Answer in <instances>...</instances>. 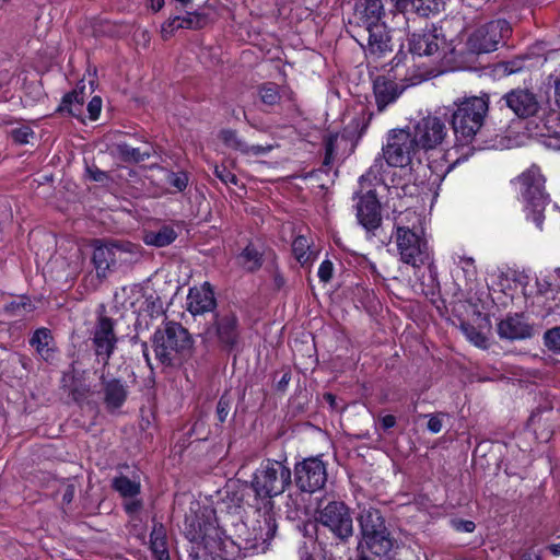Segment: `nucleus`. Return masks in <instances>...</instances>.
Returning a JSON list of instances; mask_svg holds the SVG:
<instances>
[{"label":"nucleus","mask_w":560,"mask_h":560,"mask_svg":"<svg viewBox=\"0 0 560 560\" xmlns=\"http://www.w3.org/2000/svg\"><path fill=\"white\" fill-rule=\"evenodd\" d=\"M243 506L241 499L233 497L223 499L215 508L203 505L190 494L179 498L173 510L177 522L183 521L184 525H238L244 523L242 517Z\"/></svg>","instance_id":"f257e3e1"},{"label":"nucleus","mask_w":560,"mask_h":560,"mask_svg":"<svg viewBox=\"0 0 560 560\" xmlns=\"http://www.w3.org/2000/svg\"><path fill=\"white\" fill-rule=\"evenodd\" d=\"M192 338L188 330L176 322H167L152 337L155 359L166 368L177 366L190 355Z\"/></svg>","instance_id":"f03ea898"},{"label":"nucleus","mask_w":560,"mask_h":560,"mask_svg":"<svg viewBox=\"0 0 560 560\" xmlns=\"http://www.w3.org/2000/svg\"><path fill=\"white\" fill-rule=\"evenodd\" d=\"M291 482V469L283 462L266 459L254 472L252 488L259 498H272L283 493Z\"/></svg>","instance_id":"7ed1b4c3"},{"label":"nucleus","mask_w":560,"mask_h":560,"mask_svg":"<svg viewBox=\"0 0 560 560\" xmlns=\"http://www.w3.org/2000/svg\"><path fill=\"white\" fill-rule=\"evenodd\" d=\"M456 109L452 115L455 133L464 141H470L483 125L488 112V98L471 96L455 103Z\"/></svg>","instance_id":"20e7f679"},{"label":"nucleus","mask_w":560,"mask_h":560,"mask_svg":"<svg viewBox=\"0 0 560 560\" xmlns=\"http://www.w3.org/2000/svg\"><path fill=\"white\" fill-rule=\"evenodd\" d=\"M420 150L411 130L393 129L388 132L386 144L382 149V159L388 166L406 167L413 160H421Z\"/></svg>","instance_id":"39448f33"},{"label":"nucleus","mask_w":560,"mask_h":560,"mask_svg":"<svg viewBox=\"0 0 560 560\" xmlns=\"http://www.w3.org/2000/svg\"><path fill=\"white\" fill-rule=\"evenodd\" d=\"M395 243L400 260L413 268H419L430 259L428 242L421 228H409L396 222Z\"/></svg>","instance_id":"423d86ee"},{"label":"nucleus","mask_w":560,"mask_h":560,"mask_svg":"<svg viewBox=\"0 0 560 560\" xmlns=\"http://www.w3.org/2000/svg\"><path fill=\"white\" fill-rule=\"evenodd\" d=\"M510 32V24L505 20L500 19L482 24L467 36L462 52L470 55L492 52L498 49L499 44Z\"/></svg>","instance_id":"0eeeda50"},{"label":"nucleus","mask_w":560,"mask_h":560,"mask_svg":"<svg viewBox=\"0 0 560 560\" xmlns=\"http://www.w3.org/2000/svg\"><path fill=\"white\" fill-rule=\"evenodd\" d=\"M241 324L235 312L222 310L213 316L212 323L206 328L203 335L209 341L215 342L225 351L234 350L241 340Z\"/></svg>","instance_id":"6e6552de"},{"label":"nucleus","mask_w":560,"mask_h":560,"mask_svg":"<svg viewBox=\"0 0 560 560\" xmlns=\"http://www.w3.org/2000/svg\"><path fill=\"white\" fill-rule=\"evenodd\" d=\"M521 183V195L524 201L533 211V221L541 229L542 211L549 202V197L545 192V177L539 167L532 166L518 176Z\"/></svg>","instance_id":"1a4fd4ad"},{"label":"nucleus","mask_w":560,"mask_h":560,"mask_svg":"<svg viewBox=\"0 0 560 560\" xmlns=\"http://www.w3.org/2000/svg\"><path fill=\"white\" fill-rule=\"evenodd\" d=\"M116 322L100 312L90 331L92 349L100 362L107 365L117 347Z\"/></svg>","instance_id":"9d476101"},{"label":"nucleus","mask_w":560,"mask_h":560,"mask_svg":"<svg viewBox=\"0 0 560 560\" xmlns=\"http://www.w3.org/2000/svg\"><path fill=\"white\" fill-rule=\"evenodd\" d=\"M420 150L429 153L442 148L448 136V128L443 118L428 115L422 117L410 129Z\"/></svg>","instance_id":"9b49d317"},{"label":"nucleus","mask_w":560,"mask_h":560,"mask_svg":"<svg viewBox=\"0 0 560 560\" xmlns=\"http://www.w3.org/2000/svg\"><path fill=\"white\" fill-rule=\"evenodd\" d=\"M294 481L303 491L313 493L324 488L327 481V467L319 456L305 458L294 466Z\"/></svg>","instance_id":"f8f14e48"},{"label":"nucleus","mask_w":560,"mask_h":560,"mask_svg":"<svg viewBox=\"0 0 560 560\" xmlns=\"http://www.w3.org/2000/svg\"><path fill=\"white\" fill-rule=\"evenodd\" d=\"M446 47V39L442 30L432 25L411 34L409 50L417 56H434Z\"/></svg>","instance_id":"ddd939ff"},{"label":"nucleus","mask_w":560,"mask_h":560,"mask_svg":"<svg viewBox=\"0 0 560 560\" xmlns=\"http://www.w3.org/2000/svg\"><path fill=\"white\" fill-rule=\"evenodd\" d=\"M127 253H129V249L120 244H103L101 241H95L92 262L96 270L97 278L105 279L108 271L115 267L117 262L125 260L124 256Z\"/></svg>","instance_id":"4468645a"},{"label":"nucleus","mask_w":560,"mask_h":560,"mask_svg":"<svg viewBox=\"0 0 560 560\" xmlns=\"http://www.w3.org/2000/svg\"><path fill=\"white\" fill-rule=\"evenodd\" d=\"M203 544L211 553L225 560H233L243 549V541L236 542L228 537L222 527H205Z\"/></svg>","instance_id":"2eb2a0df"},{"label":"nucleus","mask_w":560,"mask_h":560,"mask_svg":"<svg viewBox=\"0 0 560 560\" xmlns=\"http://www.w3.org/2000/svg\"><path fill=\"white\" fill-rule=\"evenodd\" d=\"M306 514H311L318 525H351L352 523L349 508L340 501L326 504L320 502L313 511L306 508Z\"/></svg>","instance_id":"dca6fc26"},{"label":"nucleus","mask_w":560,"mask_h":560,"mask_svg":"<svg viewBox=\"0 0 560 560\" xmlns=\"http://www.w3.org/2000/svg\"><path fill=\"white\" fill-rule=\"evenodd\" d=\"M502 101L517 117L527 118L537 114L539 103L536 95L527 89H514Z\"/></svg>","instance_id":"f3484780"},{"label":"nucleus","mask_w":560,"mask_h":560,"mask_svg":"<svg viewBox=\"0 0 560 560\" xmlns=\"http://www.w3.org/2000/svg\"><path fill=\"white\" fill-rule=\"evenodd\" d=\"M355 210L357 219L365 230L373 231L381 225V205L373 190L359 197Z\"/></svg>","instance_id":"a211bd4d"},{"label":"nucleus","mask_w":560,"mask_h":560,"mask_svg":"<svg viewBox=\"0 0 560 560\" xmlns=\"http://www.w3.org/2000/svg\"><path fill=\"white\" fill-rule=\"evenodd\" d=\"M217 306L213 290L208 282L189 289L186 299L187 311L196 316L212 312Z\"/></svg>","instance_id":"6ab92c4d"},{"label":"nucleus","mask_w":560,"mask_h":560,"mask_svg":"<svg viewBox=\"0 0 560 560\" xmlns=\"http://www.w3.org/2000/svg\"><path fill=\"white\" fill-rule=\"evenodd\" d=\"M384 14V4L382 0H360L355 4L357 23L362 31L374 27V25L384 24L381 22Z\"/></svg>","instance_id":"aec40b11"},{"label":"nucleus","mask_w":560,"mask_h":560,"mask_svg":"<svg viewBox=\"0 0 560 560\" xmlns=\"http://www.w3.org/2000/svg\"><path fill=\"white\" fill-rule=\"evenodd\" d=\"M366 35V54L375 59H380L392 51L390 36L384 24L374 25V27L363 31Z\"/></svg>","instance_id":"412c9836"},{"label":"nucleus","mask_w":560,"mask_h":560,"mask_svg":"<svg viewBox=\"0 0 560 560\" xmlns=\"http://www.w3.org/2000/svg\"><path fill=\"white\" fill-rule=\"evenodd\" d=\"M362 541L376 556H385L394 546L387 527H361Z\"/></svg>","instance_id":"4be33fe9"},{"label":"nucleus","mask_w":560,"mask_h":560,"mask_svg":"<svg viewBox=\"0 0 560 560\" xmlns=\"http://www.w3.org/2000/svg\"><path fill=\"white\" fill-rule=\"evenodd\" d=\"M404 89L405 88H400L392 79L377 77L373 84V91L378 112H383L387 105L394 103L402 93Z\"/></svg>","instance_id":"5701e85b"},{"label":"nucleus","mask_w":560,"mask_h":560,"mask_svg":"<svg viewBox=\"0 0 560 560\" xmlns=\"http://www.w3.org/2000/svg\"><path fill=\"white\" fill-rule=\"evenodd\" d=\"M498 334L500 338L509 340L525 339L530 337L532 328L522 315L515 314L499 323Z\"/></svg>","instance_id":"b1692460"},{"label":"nucleus","mask_w":560,"mask_h":560,"mask_svg":"<svg viewBox=\"0 0 560 560\" xmlns=\"http://www.w3.org/2000/svg\"><path fill=\"white\" fill-rule=\"evenodd\" d=\"M104 404L108 410L120 408L127 399V385L118 378L106 380L102 377Z\"/></svg>","instance_id":"393cba45"},{"label":"nucleus","mask_w":560,"mask_h":560,"mask_svg":"<svg viewBox=\"0 0 560 560\" xmlns=\"http://www.w3.org/2000/svg\"><path fill=\"white\" fill-rule=\"evenodd\" d=\"M277 527H243L246 537L243 541V549L255 552H265L268 549V541L273 538Z\"/></svg>","instance_id":"a878e982"},{"label":"nucleus","mask_w":560,"mask_h":560,"mask_svg":"<svg viewBox=\"0 0 560 560\" xmlns=\"http://www.w3.org/2000/svg\"><path fill=\"white\" fill-rule=\"evenodd\" d=\"M299 534L303 537V544L299 549L301 560H316L315 553L317 546L326 545L325 541L319 539L318 527H296Z\"/></svg>","instance_id":"bb28decb"},{"label":"nucleus","mask_w":560,"mask_h":560,"mask_svg":"<svg viewBox=\"0 0 560 560\" xmlns=\"http://www.w3.org/2000/svg\"><path fill=\"white\" fill-rule=\"evenodd\" d=\"M84 89L85 86L82 85L81 88H77L72 92L67 93L62 97L57 112L60 114H68L70 116L81 118L83 115V106L85 102Z\"/></svg>","instance_id":"cd10ccee"},{"label":"nucleus","mask_w":560,"mask_h":560,"mask_svg":"<svg viewBox=\"0 0 560 560\" xmlns=\"http://www.w3.org/2000/svg\"><path fill=\"white\" fill-rule=\"evenodd\" d=\"M178 234L171 225H162L158 230L147 231L143 242L149 246L164 247L172 244Z\"/></svg>","instance_id":"c85d7f7f"},{"label":"nucleus","mask_w":560,"mask_h":560,"mask_svg":"<svg viewBox=\"0 0 560 560\" xmlns=\"http://www.w3.org/2000/svg\"><path fill=\"white\" fill-rule=\"evenodd\" d=\"M30 342L33 347H35L36 351L44 360L47 361L52 357L54 339L49 329H37L33 334Z\"/></svg>","instance_id":"c756f323"},{"label":"nucleus","mask_w":560,"mask_h":560,"mask_svg":"<svg viewBox=\"0 0 560 560\" xmlns=\"http://www.w3.org/2000/svg\"><path fill=\"white\" fill-rule=\"evenodd\" d=\"M112 487L124 498H136L141 490L139 481L131 480L128 477L121 475L115 477L112 481Z\"/></svg>","instance_id":"7c9ffc66"},{"label":"nucleus","mask_w":560,"mask_h":560,"mask_svg":"<svg viewBox=\"0 0 560 560\" xmlns=\"http://www.w3.org/2000/svg\"><path fill=\"white\" fill-rule=\"evenodd\" d=\"M165 527H153L150 535L151 549L158 560H167L168 552L166 548V533Z\"/></svg>","instance_id":"2f4dec72"},{"label":"nucleus","mask_w":560,"mask_h":560,"mask_svg":"<svg viewBox=\"0 0 560 560\" xmlns=\"http://www.w3.org/2000/svg\"><path fill=\"white\" fill-rule=\"evenodd\" d=\"M238 259L241 265L248 271H255L262 265V254L252 244L243 249Z\"/></svg>","instance_id":"473e14b6"},{"label":"nucleus","mask_w":560,"mask_h":560,"mask_svg":"<svg viewBox=\"0 0 560 560\" xmlns=\"http://www.w3.org/2000/svg\"><path fill=\"white\" fill-rule=\"evenodd\" d=\"M311 245L308 240L299 235L294 238L292 243V253L295 259L302 265L305 266L313 260V252H311Z\"/></svg>","instance_id":"72a5a7b5"},{"label":"nucleus","mask_w":560,"mask_h":560,"mask_svg":"<svg viewBox=\"0 0 560 560\" xmlns=\"http://www.w3.org/2000/svg\"><path fill=\"white\" fill-rule=\"evenodd\" d=\"M220 139L228 148L238 151L242 154H246L248 143L242 139L236 131L226 129L220 133Z\"/></svg>","instance_id":"f704fd0d"},{"label":"nucleus","mask_w":560,"mask_h":560,"mask_svg":"<svg viewBox=\"0 0 560 560\" xmlns=\"http://www.w3.org/2000/svg\"><path fill=\"white\" fill-rule=\"evenodd\" d=\"M119 155L127 162H142L150 158V151H141L139 148H133L127 143L117 145Z\"/></svg>","instance_id":"c9c22d12"},{"label":"nucleus","mask_w":560,"mask_h":560,"mask_svg":"<svg viewBox=\"0 0 560 560\" xmlns=\"http://www.w3.org/2000/svg\"><path fill=\"white\" fill-rule=\"evenodd\" d=\"M448 155H450V152H445V153H443L441 161H439V160H429V167L439 177H444L459 162L458 158L455 159L454 161H450L448 160Z\"/></svg>","instance_id":"e433bc0d"},{"label":"nucleus","mask_w":560,"mask_h":560,"mask_svg":"<svg viewBox=\"0 0 560 560\" xmlns=\"http://www.w3.org/2000/svg\"><path fill=\"white\" fill-rule=\"evenodd\" d=\"M359 525H383L384 520L376 509H363L358 516Z\"/></svg>","instance_id":"4c0bfd02"},{"label":"nucleus","mask_w":560,"mask_h":560,"mask_svg":"<svg viewBox=\"0 0 560 560\" xmlns=\"http://www.w3.org/2000/svg\"><path fill=\"white\" fill-rule=\"evenodd\" d=\"M462 331L478 348H487V338L472 325L463 324Z\"/></svg>","instance_id":"58836bf2"},{"label":"nucleus","mask_w":560,"mask_h":560,"mask_svg":"<svg viewBox=\"0 0 560 560\" xmlns=\"http://www.w3.org/2000/svg\"><path fill=\"white\" fill-rule=\"evenodd\" d=\"M165 182L177 191H183L188 185V176L184 172H165Z\"/></svg>","instance_id":"ea45409f"},{"label":"nucleus","mask_w":560,"mask_h":560,"mask_svg":"<svg viewBox=\"0 0 560 560\" xmlns=\"http://www.w3.org/2000/svg\"><path fill=\"white\" fill-rule=\"evenodd\" d=\"M544 342L550 351L560 354V326L548 329L544 334Z\"/></svg>","instance_id":"a19ab883"},{"label":"nucleus","mask_w":560,"mask_h":560,"mask_svg":"<svg viewBox=\"0 0 560 560\" xmlns=\"http://www.w3.org/2000/svg\"><path fill=\"white\" fill-rule=\"evenodd\" d=\"M261 101L267 105H275L280 100L278 86L273 83L265 84L259 90Z\"/></svg>","instance_id":"79ce46f5"},{"label":"nucleus","mask_w":560,"mask_h":560,"mask_svg":"<svg viewBox=\"0 0 560 560\" xmlns=\"http://www.w3.org/2000/svg\"><path fill=\"white\" fill-rule=\"evenodd\" d=\"M32 304L28 300L21 299L20 301H13L7 306V311L13 316H24L32 312Z\"/></svg>","instance_id":"37998d69"},{"label":"nucleus","mask_w":560,"mask_h":560,"mask_svg":"<svg viewBox=\"0 0 560 560\" xmlns=\"http://www.w3.org/2000/svg\"><path fill=\"white\" fill-rule=\"evenodd\" d=\"M11 137L19 144H26L34 137V131L28 126H21L11 131Z\"/></svg>","instance_id":"c03bdc74"},{"label":"nucleus","mask_w":560,"mask_h":560,"mask_svg":"<svg viewBox=\"0 0 560 560\" xmlns=\"http://www.w3.org/2000/svg\"><path fill=\"white\" fill-rule=\"evenodd\" d=\"M182 27H184V24L183 21L180 22V16L170 19L161 27L162 37L168 39L176 30Z\"/></svg>","instance_id":"a18cd8bd"},{"label":"nucleus","mask_w":560,"mask_h":560,"mask_svg":"<svg viewBox=\"0 0 560 560\" xmlns=\"http://www.w3.org/2000/svg\"><path fill=\"white\" fill-rule=\"evenodd\" d=\"M215 176L225 185H237V177L231 171H229L225 166H215L214 167Z\"/></svg>","instance_id":"49530a36"},{"label":"nucleus","mask_w":560,"mask_h":560,"mask_svg":"<svg viewBox=\"0 0 560 560\" xmlns=\"http://www.w3.org/2000/svg\"><path fill=\"white\" fill-rule=\"evenodd\" d=\"M230 408L231 399L226 395H222L217 405V417L221 423L226 420Z\"/></svg>","instance_id":"de8ad7c7"},{"label":"nucleus","mask_w":560,"mask_h":560,"mask_svg":"<svg viewBox=\"0 0 560 560\" xmlns=\"http://www.w3.org/2000/svg\"><path fill=\"white\" fill-rule=\"evenodd\" d=\"M332 538L346 540L352 536V527H323Z\"/></svg>","instance_id":"09e8293b"},{"label":"nucleus","mask_w":560,"mask_h":560,"mask_svg":"<svg viewBox=\"0 0 560 560\" xmlns=\"http://www.w3.org/2000/svg\"><path fill=\"white\" fill-rule=\"evenodd\" d=\"M334 265L330 260H324L318 268V278L327 283L332 278Z\"/></svg>","instance_id":"8fccbe9b"},{"label":"nucleus","mask_w":560,"mask_h":560,"mask_svg":"<svg viewBox=\"0 0 560 560\" xmlns=\"http://www.w3.org/2000/svg\"><path fill=\"white\" fill-rule=\"evenodd\" d=\"M58 493L61 495L62 503L69 504L74 498L75 487L73 483H62L58 490Z\"/></svg>","instance_id":"3c124183"},{"label":"nucleus","mask_w":560,"mask_h":560,"mask_svg":"<svg viewBox=\"0 0 560 560\" xmlns=\"http://www.w3.org/2000/svg\"><path fill=\"white\" fill-rule=\"evenodd\" d=\"M102 109V98L100 96H94L88 104V112L90 119L96 120L101 114Z\"/></svg>","instance_id":"603ef678"},{"label":"nucleus","mask_w":560,"mask_h":560,"mask_svg":"<svg viewBox=\"0 0 560 560\" xmlns=\"http://www.w3.org/2000/svg\"><path fill=\"white\" fill-rule=\"evenodd\" d=\"M125 503V511L131 517L136 516L142 510V502L136 498H128Z\"/></svg>","instance_id":"864d4df0"},{"label":"nucleus","mask_w":560,"mask_h":560,"mask_svg":"<svg viewBox=\"0 0 560 560\" xmlns=\"http://www.w3.org/2000/svg\"><path fill=\"white\" fill-rule=\"evenodd\" d=\"M275 148L273 144H266V145H249L247 147V152L245 155H254V156H259V155H265L267 153H269L270 151H272Z\"/></svg>","instance_id":"5fc2aeb1"},{"label":"nucleus","mask_w":560,"mask_h":560,"mask_svg":"<svg viewBox=\"0 0 560 560\" xmlns=\"http://www.w3.org/2000/svg\"><path fill=\"white\" fill-rule=\"evenodd\" d=\"M86 172L89 173L90 178L94 182L104 183L108 179L107 173L97 167H88Z\"/></svg>","instance_id":"6e6d98bb"},{"label":"nucleus","mask_w":560,"mask_h":560,"mask_svg":"<svg viewBox=\"0 0 560 560\" xmlns=\"http://www.w3.org/2000/svg\"><path fill=\"white\" fill-rule=\"evenodd\" d=\"M441 415L430 416L428 421V430L432 433H439L442 430Z\"/></svg>","instance_id":"4d7b16f0"},{"label":"nucleus","mask_w":560,"mask_h":560,"mask_svg":"<svg viewBox=\"0 0 560 560\" xmlns=\"http://www.w3.org/2000/svg\"><path fill=\"white\" fill-rule=\"evenodd\" d=\"M381 424L384 430H388L396 424V418L393 415H386L381 418Z\"/></svg>","instance_id":"13d9d810"},{"label":"nucleus","mask_w":560,"mask_h":560,"mask_svg":"<svg viewBox=\"0 0 560 560\" xmlns=\"http://www.w3.org/2000/svg\"><path fill=\"white\" fill-rule=\"evenodd\" d=\"M147 5L150 7L153 11H159L164 5V0H147Z\"/></svg>","instance_id":"bf43d9fd"},{"label":"nucleus","mask_w":560,"mask_h":560,"mask_svg":"<svg viewBox=\"0 0 560 560\" xmlns=\"http://www.w3.org/2000/svg\"><path fill=\"white\" fill-rule=\"evenodd\" d=\"M141 349H142V353H143V357L145 359V362L148 364V366L152 370V363H151V359H150V355H149V347H148V343L147 342H142L141 343Z\"/></svg>","instance_id":"052dcab7"},{"label":"nucleus","mask_w":560,"mask_h":560,"mask_svg":"<svg viewBox=\"0 0 560 560\" xmlns=\"http://www.w3.org/2000/svg\"><path fill=\"white\" fill-rule=\"evenodd\" d=\"M273 284L276 289H281L284 284V278L278 272L273 276Z\"/></svg>","instance_id":"680f3d73"},{"label":"nucleus","mask_w":560,"mask_h":560,"mask_svg":"<svg viewBox=\"0 0 560 560\" xmlns=\"http://www.w3.org/2000/svg\"><path fill=\"white\" fill-rule=\"evenodd\" d=\"M332 155V144L328 143L326 147L325 164H329Z\"/></svg>","instance_id":"e2e57ef3"},{"label":"nucleus","mask_w":560,"mask_h":560,"mask_svg":"<svg viewBox=\"0 0 560 560\" xmlns=\"http://www.w3.org/2000/svg\"><path fill=\"white\" fill-rule=\"evenodd\" d=\"M548 548L553 556H560V542L552 544Z\"/></svg>","instance_id":"0e129e2a"},{"label":"nucleus","mask_w":560,"mask_h":560,"mask_svg":"<svg viewBox=\"0 0 560 560\" xmlns=\"http://www.w3.org/2000/svg\"><path fill=\"white\" fill-rule=\"evenodd\" d=\"M556 102L558 106L560 107V78L556 81Z\"/></svg>","instance_id":"69168bd1"},{"label":"nucleus","mask_w":560,"mask_h":560,"mask_svg":"<svg viewBox=\"0 0 560 560\" xmlns=\"http://www.w3.org/2000/svg\"><path fill=\"white\" fill-rule=\"evenodd\" d=\"M183 21L184 27L183 28H190L192 26V19L191 18H180V22Z\"/></svg>","instance_id":"338daca9"},{"label":"nucleus","mask_w":560,"mask_h":560,"mask_svg":"<svg viewBox=\"0 0 560 560\" xmlns=\"http://www.w3.org/2000/svg\"><path fill=\"white\" fill-rule=\"evenodd\" d=\"M520 560H539V556L535 553H526Z\"/></svg>","instance_id":"774afa93"}]
</instances>
